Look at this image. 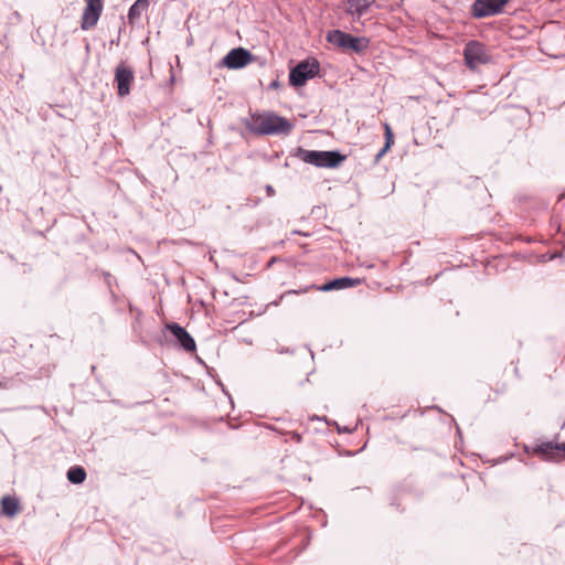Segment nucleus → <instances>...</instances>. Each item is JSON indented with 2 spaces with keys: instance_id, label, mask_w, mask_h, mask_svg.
<instances>
[{
  "instance_id": "nucleus-1",
  "label": "nucleus",
  "mask_w": 565,
  "mask_h": 565,
  "mask_svg": "<svg viewBox=\"0 0 565 565\" xmlns=\"http://www.w3.org/2000/svg\"><path fill=\"white\" fill-rule=\"evenodd\" d=\"M245 128L257 136L289 135L294 125L274 113L250 114L243 120Z\"/></svg>"
},
{
  "instance_id": "nucleus-2",
  "label": "nucleus",
  "mask_w": 565,
  "mask_h": 565,
  "mask_svg": "<svg viewBox=\"0 0 565 565\" xmlns=\"http://www.w3.org/2000/svg\"><path fill=\"white\" fill-rule=\"evenodd\" d=\"M297 156L306 163L329 169L338 168L347 159V156L339 150L321 151L299 148Z\"/></svg>"
},
{
  "instance_id": "nucleus-3",
  "label": "nucleus",
  "mask_w": 565,
  "mask_h": 565,
  "mask_svg": "<svg viewBox=\"0 0 565 565\" xmlns=\"http://www.w3.org/2000/svg\"><path fill=\"white\" fill-rule=\"evenodd\" d=\"M320 71L319 62L313 58L301 61L289 72V84L294 87L303 86L308 79L313 78Z\"/></svg>"
},
{
  "instance_id": "nucleus-4",
  "label": "nucleus",
  "mask_w": 565,
  "mask_h": 565,
  "mask_svg": "<svg viewBox=\"0 0 565 565\" xmlns=\"http://www.w3.org/2000/svg\"><path fill=\"white\" fill-rule=\"evenodd\" d=\"M463 57L466 65L472 71L477 70L480 65L490 62V55L487 46L476 40H470L466 43L463 47Z\"/></svg>"
},
{
  "instance_id": "nucleus-5",
  "label": "nucleus",
  "mask_w": 565,
  "mask_h": 565,
  "mask_svg": "<svg viewBox=\"0 0 565 565\" xmlns=\"http://www.w3.org/2000/svg\"><path fill=\"white\" fill-rule=\"evenodd\" d=\"M359 284H360V279H353L350 277H340V278L332 279L321 286L311 285V286H307L305 288L297 289V290L296 289L287 290L284 295H281L280 299H282L285 296L291 295V294H295V295L305 294L309 289H312V288H316L317 290L322 291V292H329L332 290H341V289L352 288Z\"/></svg>"
},
{
  "instance_id": "nucleus-6",
  "label": "nucleus",
  "mask_w": 565,
  "mask_h": 565,
  "mask_svg": "<svg viewBox=\"0 0 565 565\" xmlns=\"http://www.w3.org/2000/svg\"><path fill=\"white\" fill-rule=\"evenodd\" d=\"M526 454L539 455L545 460H559L565 458V443L554 444L553 441H544L533 447L525 446Z\"/></svg>"
},
{
  "instance_id": "nucleus-7",
  "label": "nucleus",
  "mask_w": 565,
  "mask_h": 565,
  "mask_svg": "<svg viewBox=\"0 0 565 565\" xmlns=\"http://www.w3.org/2000/svg\"><path fill=\"white\" fill-rule=\"evenodd\" d=\"M254 55L244 47L232 49L220 62L221 66L230 70H239L249 64Z\"/></svg>"
},
{
  "instance_id": "nucleus-8",
  "label": "nucleus",
  "mask_w": 565,
  "mask_h": 565,
  "mask_svg": "<svg viewBox=\"0 0 565 565\" xmlns=\"http://www.w3.org/2000/svg\"><path fill=\"white\" fill-rule=\"evenodd\" d=\"M135 79L132 68L120 62L115 68V83L117 85V93L120 97H125L130 93V85Z\"/></svg>"
},
{
  "instance_id": "nucleus-9",
  "label": "nucleus",
  "mask_w": 565,
  "mask_h": 565,
  "mask_svg": "<svg viewBox=\"0 0 565 565\" xmlns=\"http://www.w3.org/2000/svg\"><path fill=\"white\" fill-rule=\"evenodd\" d=\"M509 0H476L471 13L475 18H486L500 13Z\"/></svg>"
},
{
  "instance_id": "nucleus-10",
  "label": "nucleus",
  "mask_w": 565,
  "mask_h": 565,
  "mask_svg": "<svg viewBox=\"0 0 565 565\" xmlns=\"http://www.w3.org/2000/svg\"><path fill=\"white\" fill-rule=\"evenodd\" d=\"M103 11V0H86V7L84 9L81 28L84 31L94 28Z\"/></svg>"
},
{
  "instance_id": "nucleus-11",
  "label": "nucleus",
  "mask_w": 565,
  "mask_h": 565,
  "mask_svg": "<svg viewBox=\"0 0 565 565\" xmlns=\"http://www.w3.org/2000/svg\"><path fill=\"white\" fill-rule=\"evenodd\" d=\"M175 339L178 345L186 352H193L196 349L193 337L179 323L171 322L166 326Z\"/></svg>"
},
{
  "instance_id": "nucleus-12",
  "label": "nucleus",
  "mask_w": 565,
  "mask_h": 565,
  "mask_svg": "<svg viewBox=\"0 0 565 565\" xmlns=\"http://www.w3.org/2000/svg\"><path fill=\"white\" fill-rule=\"evenodd\" d=\"M370 45V40L365 36H353L352 34L348 33L345 38V42L343 45V51H351L356 54H361Z\"/></svg>"
},
{
  "instance_id": "nucleus-13",
  "label": "nucleus",
  "mask_w": 565,
  "mask_h": 565,
  "mask_svg": "<svg viewBox=\"0 0 565 565\" xmlns=\"http://www.w3.org/2000/svg\"><path fill=\"white\" fill-rule=\"evenodd\" d=\"M375 0H348L347 13L353 17H362L367 12Z\"/></svg>"
},
{
  "instance_id": "nucleus-14",
  "label": "nucleus",
  "mask_w": 565,
  "mask_h": 565,
  "mask_svg": "<svg viewBox=\"0 0 565 565\" xmlns=\"http://www.w3.org/2000/svg\"><path fill=\"white\" fill-rule=\"evenodd\" d=\"M19 501L14 497L6 495L1 500L2 513L7 516H14L19 512Z\"/></svg>"
},
{
  "instance_id": "nucleus-15",
  "label": "nucleus",
  "mask_w": 565,
  "mask_h": 565,
  "mask_svg": "<svg viewBox=\"0 0 565 565\" xmlns=\"http://www.w3.org/2000/svg\"><path fill=\"white\" fill-rule=\"evenodd\" d=\"M149 7V0H136L128 10V20L132 23L136 19L140 18L142 12Z\"/></svg>"
},
{
  "instance_id": "nucleus-16",
  "label": "nucleus",
  "mask_w": 565,
  "mask_h": 565,
  "mask_svg": "<svg viewBox=\"0 0 565 565\" xmlns=\"http://www.w3.org/2000/svg\"><path fill=\"white\" fill-rule=\"evenodd\" d=\"M384 136H385V143L383 148L375 154L374 162L377 163L384 154L390 150L392 147L394 140H393V131L388 124L384 125Z\"/></svg>"
},
{
  "instance_id": "nucleus-17",
  "label": "nucleus",
  "mask_w": 565,
  "mask_h": 565,
  "mask_svg": "<svg viewBox=\"0 0 565 565\" xmlns=\"http://www.w3.org/2000/svg\"><path fill=\"white\" fill-rule=\"evenodd\" d=\"M384 136H385V143L383 148L375 154L374 162L377 163L384 154L390 150L392 147L394 140H393V131L388 124L384 125Z\"/></svg>"
},
{
  "instance_id": "nucleus-18",
  "label": "nucleus",
  "mask_w": 565,
  "mask_h": 565,
  "mask_svg": "<svg viewBox=\"0 0 565 565\" xmlns=\"http://www.w3.org/2000/svg\"><path fill=\"white\" fill-rule=\"evenodd\" d=\"M67 479L73 484H81L86 479V471L81 466H73L67 470Z\"/></svg>"
},
{
  "instance_id": "nucleus-19",
  "label": "nucleus",
  "mask_w": 565,
  "mask_h": 565,
  "mask_svg": "<svg viewBox=\"0 0 565 565\" xmlns=\"http://www.w3.org/2000/svg\"><path fill=\"white\" fill-rule=\"evenodd\" d=\"M348 33L344 32V31H341V30H331L327 33V41L339 47V49H343V45H344V42H345V38H347Z\"/></svg>"
},
{
  "instance_id": "nucleus-20",
  "label": "nucleus",
  "mask_w": 565,
  "mask_h": 565,
  "mask_svg": "<svg viewBox=\"0 0 565 565\" xmlns=\"http://www.w3.org/2000/svg\"><path fill=\"white\" fill-rule=\"evenodd\" d=\"M103 276H104L105 282L110 288L111 287V282H113V280H115V278L108 271H104Z\"/></svg>"
},
{
  "instance_id": "nucleus-21",
  "label": "nucleus",
  "mask_w": 565,
  "mask_h": 565,
  "mask_svg": "<svg viewBox=\"0 0 565 565\" xmlns=\"http://www.w3.org/2000/svg\"><path fill=\"white\" fill-rule=\"evenodd\" d=\"M265 190L268 196H273L275 194V189L270 184H267Z\"/></svg>"
},
{
  "instance_id": "nucleus-22",
  "label": "nucleus",
  "mask_w": 565,
  "mask_h": 565,
  "mask_svg": "<svg viewBox=\"0 0 565 565\" xmlns=\"http://www.w3.org/2000/svg\"><path fill=\"white\" fill-rule=\"evenodd\" d=\"M292 438H294L297 443H300V441H301V436H300L298 433H294Z\"/></svg>"
},
{
  "instance_id": "nucleus-23",
  "label": "nucleus",
  "mask_w": 565,
  "mask_h": 565,
  "mask_svg": "<svg viewBox=\"0 0 565 565\" xmlns=\"http://www.w3.org/2000/svg\"><path fill=\"white\" fill-rule=\"evenodd\" d=\"M269 86L271 88H277L279 86V82L278 81H273Z\"/></svg>"
},
{
  "instance_id": "nucleus-24",
  "label": "nucleus",
  "mask_w": 565,
  "mask_h": 565,
  "mask_svg": "<svg viewBox=\"0 0 565 565\" xmlns=\"http://www.w3.org/2000/svg\"><path fill=\"white\" fill-rule=\"evenodd\" d=\"M279 302H280V299H279V300L274 301L273 303H274L275 306H278V305H279Z\"/></svg>"
},
{
  "instance_id": "nucleus-25",
  "label": "nucleus",
  "mask_w": 565,
  "mask_h": 565,
  "mask_svg": "<svg viewBox=\"0 0 565 565\" xmlns=\"http://www.w3.org/2000/svg\"><path fill=\"white\" fill-rule=\"evenodd\" d=\"M514 373H515V375H516V376H519V370H518V367H515V369H514Z\"/></svg>"
},
{
  "instance_id": "nucleus-26",
  "label": "nucleus",
  "mask_w": 565,
  "mask_h": 565,
  "mask_svg": "<svg viewBox=\"0 0 565 565\" xmlns=\"http://www.w3.org/2000/svg\"><path fill=\"white\" fill-rule=\"evenodd\" d=\"M115 42L119 43V40H117V39L111 40V43H115Z\"/></svg>"
},
{
  "instance_id": "nucleus-27",
  "label": "nucleus",
  "mask_w": 565,
  "mask_h": 565,
  "mask_svg": "<svg viewBox=\"0 0 565 565\" xmlns=\"http://www.w3.org/2000/svg\"><path fill=\"white\" fill-rule=\"evenodd\" d=\"M115 42L119 43V40H117V39L111 40V43H115Z\"/></svg>"
},
{
  "instance_id": "nucleus-28",
  "label": "nucleus",
  "mask_w": 565,
  "mask_h": 565,
  "mask_svg": "<svg viewBox=\"0 0 565 565\" xmlns=\"http://www.w3.org/2000/svg\"><path fill=\"white\" fill-rule=\"evenodd\" d=\"M115 42L119 43V40H117V39L111 40V43H115Z\"/></svg>"
},
{
  "instance_id": "nucleus-29",
  "label": "nucleus",
  "mask_w": 565,
  "mask_h": 565,
  "mask_svg": "<svg viewBox=\"0 0 565 565\" xmlns=\"http://www.w3.org/2000/svg\"><path fill=\"white\" fill-rule=\"evenodd\" d=\"M0 191H2V186L0 185Z\"/></svg>"
}]
</instances>
